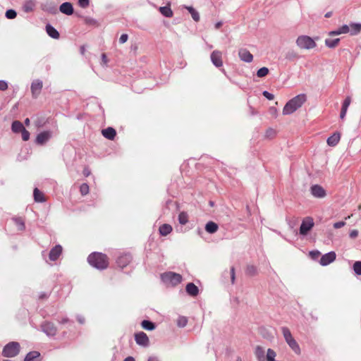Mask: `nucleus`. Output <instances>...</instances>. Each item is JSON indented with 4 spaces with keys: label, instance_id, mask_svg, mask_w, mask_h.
Returning a JSON list of instances; mask_svg holds the SVG:
<instances>
[{
    "label": "nucleus",
    "instance_id": "obj_1",
    "mask_svg": "<svg viewBox=\"0 0 361 361\" xmlns=\"http://www.w3.org/2000/svg\"><path fill=\"white\" fill-rule=\"evenodd\" d=\"M307 97L305 94H300L290 99L283 109V115H290L300 108L306 102Z\"/></svg>",
    "mask_w": 361,
    "mask_h": 361
},
{
    "label": "nucleus",
    "instance_id": "obj_2",
    "mask_svg": "<svg viewBox=\"0 0 361 361\" xmlns=\"http://www.w3.org/2000/svg\"><path fill=\"white\" fill-rule=\"evenodd\" d=\"M89 264L100 270L105 269L108 267V257L106 255L101 252H92L87 257Z\"/></svg>",
    "mask_w": 361,
    "mask_h": 361
},
{
    "label": "nucleus",
    "instance_id": "obj_3",
    "mask_svg": "<svg viewBox=\"0 0 361 361\" xmlns=\"http://www.w3.org/2000/svg\"><path fill=\"white\" fill-rule=\"evenodd\" d=\"M161 279L166 286H176L182 281V276L173 271H166L161 274Z\"/></svg>",
    "mask_w": 361,
    "mask_h": 361
},
{
    "label": "nucleus",
    "instance_id": "obj_4",
    "mask_svg": "<svg viewBox=\"0 0 361 361\" xmlns=\"http://www.w3.org/2000/svg\"><path fill=\"white\" fill-rule=\"evenodd\" d=\"M282 334L284 337L286 342L288 343L289 347L296 353H300V348L296 341L292 336L290 331L288 328L283 326L281 328Z\"/></svg>",
    "mask_w": 361,
    "mask_h": 361
},
{
    "label": "nucleus",
    "instance_id": "obj_5",
    "mask_svg": "<svg viewBox=\"0 0 361 361\" xmlns=\"http://www.w3.org/2000/svg\"><path fill=\"white\" fill-rule=\"evenodd\" d=\"M20 345L18 342L11 341L7 343L3 348L2 355L5 357H13L18 355Z\"/></svg>",
    "mask_w": 361,
    "mask_h": 361
},
{
    "label": "nucleus",
    "instance_id": "obj_6",
    "mask_svg": "<svg viewBox=\"0 0 361 361\" xmlns=\"http://www.w3.org/2000/svg\"><path fill=\"white\" fill-rule=\"evenodd\" d=\"M295 43L302 49H312L317 46L314 40L307 35H300L296 39Z\"/></svg>",
    "mask_w": 361,
    "mask_h": 361
},
{
    "label": "nucleus",
    "instance_id": "obj_7",
    "mask_svg": "<svg viewBox=\"0 0 361 361\" xmlns=\"http://www.w3.org/2000/svg\"><path fill=\"white\" fill-rule=\"evenodd\" d=\"M314 220L312 217L307 216L304 218L300 226V234L302 235H306L314 227Z\"/></svg>",
    "mask_w": 361,
    "mask_h": 361
},
{
    "label": "nucleus",
    "instance_id": "obj_8",
    "mask_svg": "<svg viewBox=\"0 0 361 361\" xmlns=\"http://www.w3.org/2000/svg\"><path fill=\"white\" fill-rule=\"evenodd\" d=\"M41 330L49 337L54 336L57 334V328L54 323L48 321L42 322L40 325Z\"/></svg>",
    "mask_w": 361,
    "mask_h": 361
},
{
    "label": "nucleus",
    "instance_id": "obj_9",
    "mask_svg": "<svg viewBox=\"0 0 361 361\" xmlns=\"http://www.w3.org/2000/svg\"><path fill=\"white\" fill-rule=\"evenodd\" d=\"M211 61L216 68L223 66L222 53L220 51L214 50L210 56Z\"/></svg>",
    "mask_w": 361,
    "mask_h": 361
},
{
    "label": "nucleus",
    "instance_id": "obj_10",
    "mask_svg": "<svg viewBox=\"0 0 361 361\" xmlns=\"http://www.w3.org/2000/svg\"><path fill=\"white\" fill-rule=\"evenodd\" d=\"M43 83L40 80H35L31 83V92L34 98H37L41 92L42 89Z\"/></svg>",
    "mask_w": 361,
    "mask_h": 361
},
{
    "label": "nucleus",
    "instance_id": "obj_11",
    "mask_svg": "<svg viewBox=\"0 0 361 361\" xmlns=\"http://www.w3.org/2000/svg\"><path fill=\"white\" fill-rule=\"evenodd\" d=\"M135 340L137 345L144 347L148 346L149 340L147 334L142 331L135 334Z\"/></svg>",
    "mask_w": 361,
    "mask_h": 361
},
{
    "label": "nucleus",
    "instance_id": "obj_12",
    "mask_svg": "<svg viewBox=\"0 0 361 361\" xmlns=\"http://www.w3.org/2000/svg\"><path fill=\"white\" fill-rule=\"evenodd\" d=\"M336 257L335 252L331 251L322 256L319 263L322 266H327L333 262Z\"/></svg>",
    "mask_w": 361,
    "mask_h": 361
},
{
    "label": "nucleus",
    "instance_id": "obj_13",
    "mask_svg": "<svg viewBox=\"0 0 361 361\" xmlns=\"http://www.w3.org/2000/svg\"><path fill=\"white\" fill-rule=\"evenodd\" d=\"M132 260V256L129 253H125L118 257L116 263L121 268L126 267Z\"/></svg>",
    "mask_w": 361,
    "mask_h": 361
},
{
    "label": "nucleus",
    "instance_id": "obj_14",
    "mask_svg": "<svg viewBox=\"0 0 361 361\" xmlns=\"http://www.w3.org/2000/svg\"><path fill=\"white\" fill-rule=\"evenodd\" d=\"M51 137V132L47 130L39 133L37 137L35 142L37 145H42L46 143Z\"/></svg>",
    "mask_w": 361,
    "mask_h": 361
},
{
    "label": "nucleus",
    "instance_id": "obj_15",
    "mask_svg": "<svg viewBox=\"0 0 361 361\" xmlns=\"http://www.w3.org/2000/svg\"><path fill=\"white\" fill-rule=\"evenodd\" d=\"M311 194L317 198H323L326 196V193L325 190L319 185H314L310 188Z\"/></svg>",
    "mask_w": 361,
    "mask_h": 361
},
{
    "label": "nucleus",
    "instance_id": "obj_16",
    "mask_svg": "<svg viewBox=\"0 0 361 361\" xmlns=\"http://www.w3.org/2000/svg\"><path fill=\"white\" fill-rule=\"evenodd\" d=\"M238 56L241 61L246 63H250L253 60L252 54L246 49H240L238 51Z\"/></svg>",
    "mask_w": 361,
    "mask_h": 361
},
{
    "label": "nucleus",
    "instance_id": "obj_17",
    "mask_svg": "<svg viewBox=\"0 0 361 361\" xmlns=\"http://www.w3.org/2000/svg\"><path fill=\"white\" fill-rule=\"evenodd\" d=\"M62 252V247L60 245L54 246L49 252V258L51 261H56Z\"/></svg>",
    "mask_w": 361,
    "mask_h": 361
},
{
    "label": "nucleus",
    "instance_id": "obj_18",
    "mask_svg": "<svg viewBox=\"0 0 361 361\" xmlns=\"http://www.w3.org/2000/svg\"><path fill=\"white\" fill-rule=\"evenodd\" d=\"M185 290L189 295L192 297H195L199 294V288L193 283H188L185 287Z\"/></svg>",
    "mask_w": 361,
    "mask_h": 361
},
{
    "label": "nucleus",
    "instance_id": "obj_19",
    "mask_svg": "<svg viewBox=\"0 0 361 361\" xmlns=\"http://www.w3.org/2000/svg\"><path fill=\"white\" fill-rule=\"evenodd\" d=\"M59 10L61 13L70 16L73 13V5L69 2L63 3L60 7Z\"/></svg>",
    "mask_w": 361,
    "mask_h": 361
},
{
    "label": "nucleus",
    "instance_id": "obj_20",
    "mask_svg": "<svg viewBox=\"0 0 361 361\" xmlns=\"http://www.w3.org/2000/svg\"><path fill=\"white\" fill-rule=\"evenodd\" d=\"M350 102H351V99L350 97H347L344 99V101L342 104V107H341V114H340V118L341 119H343L345 118L347 111H348V109L350 104Z\"/></svg>",
    "mask_w": 361,
    "mask_h": 361
},
{
    "label": "nucleus",
    "instance_id": "obj_21",
    "mask_svg": "<svg viewBox=\"0 0 361 361\" xmlns=\"http://www.w3.org/2000/svg\"><path fill=\"white\" fill-rule=\"evenodd\" d=\"M346 33H350V27L348 25H343L338 29L329 32V35L330 36H334Z\"/></svg>",
    "mask_w": 361,
    "mask_h": 361
},
{
    "label": "nucleus",
    "instance_id": "obj_22",
    "mask_svg": "<svg viewBox=\"0 0 361 361\" xmlns=\"http://www.w3.org/2000/svg\"><path fill=\"white\" fill-rule=\"evenodd\" d=\"M102 133L104 137L111 140L114 139L116 135L115 129L111 127L102 130Z\"/></svg>",
    "mask_w": 361,
    "mask_h": 361
},
{
    "label": "nucleus",
    "instance_id": "obj_23",
    "mask_svg": "<svg viewBox=\"0 0 361 361\" xmlns=\"http://www.w3.org/2000/svg\"><path fill=\"white\" fill-rule=\"evenodd\" d=\"M341 135L338 133H335L327 138L326 142L331 147H335L340 141Z\"/></svg>",
    "mask_w": 361,
    "mask_h": 361
},
{
    "label": "nucleus",
    "instance_id": "obj_24",
    "mask_svg": "<svg viewBox=\"0 0 361 361\" xmlns=\"http://www.w3.org/2000/svg\"><path fill=\"white\" fill-rule=\"evenodd\" d=\"M255 355L258 361H265V350L263 347L260 345L256 346Z\"/></svg>",
    "mask_w": 361,
    "mask_h": 361
},
{
    "label": "nucleus",
    "instance_id": "obj_25",
    "mask_svg": "<svg viewBox=\"0 0 361 361\" xmlns=\"http://www.w3.org/2000/svg\"><path fill=\"white\" fill-rule=\"evenodd\" d=\"M46 31L48 35L53 39H59L60 37L59 32L50 24L46 25Z\"/></svg>",
    "mask_w": 361,
    "mask_h": 361
},
{
    "label": "nucleus",
    "instance_id": "obj_26",
    "mask_svg": "<svg viewBox=\"0 0 361 361\" xmlns=\"http://www.w3.org/2000/svg\"><path fill=\"white\" fill-rule=\"evenodd\" d=\"M350 34L351 35H356L361 31V23H351L349 25Z\"/></svg>",
    "mask_w": 361,
    "mask_h": 361
},
{
    "label": "nucleus",
    "instance_id": "obj_27",
    "mask_svg": "<svg viewBox=\"0 0 361 361\" xmlns=\"http://www.w3.org/2000/svg\"><path fill=\"white\" fill-rule=\"evenodd\" d=\"M34 200L37 202H44L45 197L43 194L38 188H35L33 192Z\"/></svg>",
    "mask_w": 361,
    "mask_h": 361
},
{
    "label": "nucleus",
    "instance_id": "obj_28",
    "mask_svg": "<svg viewBox=\"0 0 361 361\" xmlns=\"http://www.w3.org/2000/svg\"><path fill=\"white\" fill-rule=\"evenodd\" d=\"M159 231L161 235L166 236L172 231V227L168 224H164L159 227Z\"/></svg>",
    "mask_w": 361,
    "mask_h": 361
},
{
    "label": "nucleus",
    "instance_id": "obj_29",
    "mask_svg": "<svg viewBox=\"0 0 361 361\" xmlns=\"http://www.w3.org/2000/svg\"><path fill=\"white\" fill-rule=\"evenodd\" d=\"M25 127L23 123L18 121H14L11 125V130L15 133H20L23 130H24Z\"/></svg>",
    "mask_w": 361,
    "mask_h": 361
},
{
    "label": "nucleus",
    "instance_id": "obj_30",
    "mask_svg": "<svg viewBox=\"0 0 361 361\" xmlns=\"http://www.w3.org/2000/svg\"><path fill=\"white\" fill-rule=\"evenodd\" d=\"M12 220L15 223L18 231H23L25 229V221L21 217H14Z\"/></svg>",
    "mask_w": 361,
    "mask_h": 361
},
{
    "label": "nucleus",
    "instance_id": "obj_31",
    "mask_svg": "<svg viewBox=\"0 0 361 361\" xmlns=\"http://www.w3.org/2000/svg\"><path fill=\"white\" fill-rule=\"evenodd\" d=\"M218 225L213 221H209L205 226V230L209 233H216L218 230Z\"/></svg>",
    "mask_w": 361,
    "mask_h": 361
},
{
    "label": "nucleus",
    "instance_id": "obj_32",
    "mask_svg": "<svg viewBox=\"0 0 361 361\" xmlns=\"http://www.w3.org/2000/svg\"><path fill=\"white\" fill-rule=\"evenodd\" d=\"M141 326L147 331H152L156 328L154 323L149 320H143L141 323Z\"/></svg>",
    "mask_w": 361,
    "mask_h": 361
},
{
    "label": "nucleus",
    "instance_id": "obj_33",
    "mask_svg": "<svg viewBox=\"0 0 361 361\" xmlns=\"http://www.w3.org/2000/svg\"><path fill=\"white\" fill-rule=\"evenodd\" d=\"M340 41L339 38L330 39L327 38L325 39V45L331 49L335 48Z\"/></svg>",
    "mask_w": 361,
    "mask_h": 361
},
{
    "label": "nucleus",
    "instance_id": "obj_34",
    "mask_svg": "<svg viewBox=\"0 0 361 361\" xmlns=\"http://www.w3.org/2000/svg\"><path fill=\"white\" fill-rule=\"evenodd\" d=\"M159 11L165 17L171 18L173 16V11L169 6H161L159 8Z\"/></svg>",
    "mask_w": 361,
    "mask_h": 361
},
{
    "label": "nucleus",
    "instance_id": "obj_35",
    "mask_svg": "<svg viewBox=\"0 0 361 361\" xmlns=\"http://www.w3.org/2000/svg\"><path fill=\"white\" fill-rule=\"evenodd\" d=\"M40 353L37 351L29 352L25 357L24 361H33L35 359L39 357Z\"/></svg>",
    "mask_w": 361,
    "mask_h": 361
},
{
    "label": "nucleus",
    "instance_id": "obj_36",
    "mask_svg": "<svg viewBox=\"0 0 361 361\" xmlns=\"http://www.w3.org/2000/svg\"><path fill=\"white\" fill-rule=\"evenodd\" d=\"M186 8L189 11V13H190L192 19L195 22H198L200 20L199 13L192 6H187Z\"/></svg>",
    "mask_w": 361,
    "mask_h": 361
},
{
    "label": "nucleus",
    "instance_id": "obj_37",
    "mask_svg": "<svg viewBox=\"0 0 361 361\" xmlns=\"http://www.w3.org/2000/svg\"><path fill=\"white\" fill-rule=\"evenodd\" d=\"M178 221L180 224L185 225L188 221V215L186 212H182L178 215Z\"/></svg>",
    "mask_w": 361,
    "mask_h": 361
},
{
    "label": "nucleus",
    "instance_id": "obj_38",
    "mask_svg": "<svg viewBox=\"0 0 361 361\" xmlns=\"http://www.w3.org/2000/svg\"><path fill=\"white\" fill-rule=\"evenodd\" d=\"M245 273L249 276H255L257 273V267L254 265L250 264L247 266Z\"/></svg>",
    "mask_w": 361,
    "mask_h": 361
},
{
    "label": "nucleus",
    "instance_id": "obj_39",
    "mask_svg": "<svg viewBox=\"0 0 361 361\" xmlns=\"http://www.w3.org/2000/svg\"><path fill=\"white\" fill-rule=\"evenodd\" d=\"M188 324V319L185 317L180 316L177 319V326L178 327H185Z\"/></svg>",
    "mask_w": 361,
    "mask_h": 361
},
{
    "label": "nucleus",
    "instance_id": "obj_40",
    "mask_svg": "<svg viewBox=\"0 0 361 361\" xmlns=\"http://www.w3.org/2000/svg\"><path fill=\"white\" fill-rule=\"evenodd\" d=\"M298 58V55L294 51H289L286 54V59L288 61H293Z\"/></svg>",
    "mask_w": 361,
    "mask_h": 361
},
{
    "label": "nucleus",
    "instance_id": "obj_41",
    "mask_svg": "<svg viewBox=\"0 0 361 361\" xmlns=\"http://www.w3.org/2000/svg\"><path fill=\"white\" fill-rule=\"evenodd\" d=\"M269 73V69L267 67L259 68L257 72V75L259 78H263Z\"/></svg>",
    "mask_w": 361,
    "mask_h": 361
},
{
    "label": "nucleus",
    "instance_id": "obj_42",
    "mask_svg": "<svg viewBox=\"0 0 361 361\" xmlns=\"http://www.w3.org/2000/svg\"><path fill=\"white\" fill-rule=\"evenodd\" d=\"M89 185L87 183H82L80 186V192L82 196L87 195L89 193Z\"/></svg>",
    "mask_w": 361,
    "mask_h": 361
},
{
    "label": "nucleus",
    "instance_id": "obj_43",
    "mask_svg": "<svg viewBox=\"0 0 361 361\" xmlns=\"http://www.w3.org/2000/svg\"><path fill=\"white\" fill-rule=\"evenodd\" d=\"M353 270L357 275H361V262L357 261L353 264Z\"/></svg>",
    "mask_w": 361,
    "mask_h": 361
},
{
    "label": "nucleus",
    "instance_id": "obj_44",
    "mask_svg": "<svg viewBox=\"0 0 361 361\" xmlns=\"http://www.w3.org/2000/svg\"><path fill=\"white\" fill-rule=\"evenodd\" d=\"M5 16L8 19H14L17 16V13L13 9H8L6 11Z\"/></svg>",
    "mask_w": 361,
    "mask_h": 361
},
{
    "label": "nucleus",
    "instance_id": "obj_45",
    "mask_svg": "<svg viewBox=\"0 0 361 361\" xmlns=\"http://www.w3.org/2000/svg\"><path fill=\"white\" fill-rule=\"evenodd\" d=\"M20 133L22 134V139L24 141H27L30 139V133L25 128H24V130Z\"/></svg>",
    "mask_w": 361,
    "mask_h": 361
},
{
    "label": "nucleus",
    "instance_id": "obj_46",
    "mask_svg": "<svg viewBox=\"0 0 361 361\" xmlns=\"http://www.w3.org/2000/svg\"><path fill=\"white\" fill-rule=\"evenodd\" d=\"M8 82L5 80H0V91H5L8 89Z\"/></svg>",
    "mask_w": 361,
    "mask_h": 361
},
{
    "label": "nucleus",
    "instance_id": "obj_47",
    "mask_svg": "<svg viewBox=\"0 0 361 361\" xmlns=\"http://www.w3.org/2000/svg\"><path fill=\"white\" fill-rule=\"evenodd\" d=\"M78 4L80 7L85 8L89 6L90 1L89 0H78Z\"/></svg>",
    "mask_w": 361,
    "mask_h": 361
},
{
    "label": "nucleus",
    "instance_id": "obj_48",
    "mask_svg": "<svg viewBox=\"0 0 361 361\" xmlns=\"http://www.w3.org/2000/svg\"><path fill=\"white\" fill-rule=\"evenodd\" d=\"M262 94L264 97H266L267 99L269 100H272L274 99V96L273 94L270 93L269 92L267 91V90H264L263 92H262Z\"/></svg>",
    "mask_w": 361,
    "mask_h": 361
},
{
    "label": "nucleus",
    "instance_id": "obj_49",
    "mask_svg": "<svg viewBox=\"0 0 361 361\" xmlns=\"http://www.w3.org/2000/svg\"><path fill=\"white\" fill-rule=\"evenodd\" d=\"M276 132L272 128H269L266 131L265 136L267 137H272L275 135Z\"/></svg>",
    "mask_w": 361,
    "mask_h": 361
},
{
    "label": "nucleus",
    "instance_id": "obj_50",
    "mask_svg": "<svg viewBox=\"0 0 361 361\" xmlns=\"http://www.w3.org/2000/svg\"><path fill=\"white\" fill-rule=\"evenodd\" d=\"M345 225V222L343 221H338L334 224V228L336 229L341 228Z\"/></svg>",
    "mask_w": 361,
    "mask_h": 361
},
{
    "label": "nucleus",
    "instance_id": "obj_51",
    "mask_svg": "<svg viewBox=\"0 0 361 361\" xmlns=\"http://www.w3.org/2000/svg\"><path fill=\"white\" fill-rule=\"evenodd\" d=\"M128 39V35L127 34H122L119 38V42L121 44H124L127 42Z\"/></svg>",
    "mask_w": 361,
    "mask_h": 361
},
{
    "label": "nucleus",
    "instance_id": "obj_52",
    "mask_svg": "<svg viewBox=\"0 0 361 361\" xmlns=\"http://www.w3.org/2000/svg\"><path fill=\"white\" fill-rule=\"evenodd\" d=\"M231 283H232V284H233L235 283V279L234 267H232L231 268Z\"/></svg>",
    "mask_w": 361,
    "mask_h": 361
},
{
    "label": "nucleus",
    "instance_id": "obj_53",
    "mask_svg": "<svg viewBox=\"0 0 361 361\" xmlns=\"http://www.w3.org/2000/svg\"><path fill=\"white\" fill-rule=\"evenodd\" d=\"M310 255L313 259H317L319 255L320 252L317 250L310 252Z\"/></svg>",
    "mask_w": 361,
    "mask_h": 361
},
{
    "label": "nucleus",
    "instance_id": "obj_54",
    "mask_svg": "<svg viewBox=\"0 0 361 361\" xmlns=\"http://www.w3.org/2000/svg\"><path fill=\"white\" fill-rule=\"evenodd\" d=\"M358 235V231L353 230L350 233V237L352 238H355Z\"/></svg>",
    "mask_w": 361,
    "mask_h": 361
},
{
    "label": "nucleus",
    "instance_id": "obj_55",
    "mask_svg": "<svg viewBox=\"0 0 361 361\" xmlns=\"http://www.w3.org/2000/svg\"><path fill=\"white\" fill-rule=\"evenodd\" d=\"M77 319H78V322L80 323V324H84L85 323V319L82 316H80V315L78 316L77 317Z\"/></svg>",
    "mask_w": 361,
    "mask_h": 361
},
{
    "label": "nucleus",
    "instance_id": "obj_56",
    "mask_svg": "<svg viewBox=\"0 0 361 361\" xmlns=\"http://www.w3.org/2000/svg\"><path fill=\"white\" fill-rule=\"evenodd\" d=\"M68 321H69V319H68L67 317H64V318H63L61 321H59V322L60 324H66V323H68Z\"/></svg>",
    "mask_w": 361,
    "mask_h": 361
},
{
    "label": "nucleus",
    "instance_id": "obj_57",
    "mask_svg": "<svg viewBox=\"0 0 361 361\" xmlns=\"http://www.w3.org/2000/svg\"><path fill=\"white\" fill-rule=\"evenodd\" d=\"M48 298V294L47 293H40L39 298L44 299V298Z\"/></svg>",
    "mask_w": 361,
    "mask_h": 361
},
{
    "label": "nucleus",
    "instance_id": "obj_58",
    "mask_svg": "<svg viewBox=\"0 0 361 361\" xmlns=\"http://www.w3.org/2000/svg\"><path fill=\"white\" fill-rule=\"evenodd\" d=\"M147 361H159V360L156 357H149Z\"/></svg>",
    "mask_w": 361,
    "mask_h": 361
},
{
    "label": "nucleus",
    "instance_id": "obj_59",
    "mask_svg": "<svg viewBox=\"0 0 361 361\" xmlns=\"http://www.w3.org/2000/svg\"><path fill=\"white\" fill-rule=\"evenodd\" d=\"M222 25V22L219 21L215 24V28L219 29Z\"/></svg>",
    "mask_w": 361,
    "mask_h": 361
},
{
    "label": "nucleus",
    "instance_id": "obj_60",
    "mask_svg": "<svg viewBox=\"0 0 361 361\" xmlns=\"http://www.w3.org/2000/svg\"><path fill=\"white\" fill-rule=\"evenodd\" d=\"M123 361H135V359L133 357L129 356L126 357Z\"/></svg>",
    "mask_w": 361,
    "mask_h": 361
},
{
    "label": "nucleus",
    "instance_id": "obj_61",
    "mask_svg": "<svg viewBox=\"0 0 361 361\" xmlns=\"http://www.w3.org/2000/svg\"><path fill=\"white\" fill-rule=\"evenodd\" d=\"M83 173L85 176H88L90 174V171L87 169H85Z\"/></svg>",
    "mask_w": 361,
    "mask_h": 361
},
{
    "label": "nucleus",
    "instance_id": "obj_62",
    "mask_svg": "<svg viewBox=\"0 0 361 361\" xmlns=\"http://www.w3.org/2000/svg\"><path fill=\"white\" fill-rule=\"evenodd\" d=\"M332 15V12H327L325 15H324V17L325 18H330Z\"/></svg>",
    "mask_w": 361,
    "mask_h": 361
},
{
    "label": "nucleus",
    "instance_id": "obj_63",
    "mask_svg": "<svg viewBox=\"0 0 361 361\" xmlns=\"http://www.w3.org/2000/svg\"><path fill=\"white\" fill-rule=\"evenodd\" d=\"M25 124L26 126H28L30 124V119L28 118H27L25 120Z\"/></svg>",
    "mask_w": 361,
    "mask_h": 361
},
{
    "label": "nucleus",
    "instance_id": "obj_64",
    "mask_svg": "<svg viewBox=\"0 0 361 361\" xmlns=\"http://www.w3.org/2000/svg\"><path fill=\"white\" fill-rule=\"evenodd\" d=\"M270 111H271V112H273V113H274V114H276V108H274V107H271V108L270 109Z\"/></svg>",
    "mask_w": 361,
    "mask_h": 361
}]
</instances>
